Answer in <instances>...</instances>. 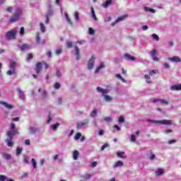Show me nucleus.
Segmentation results:
<instances>
[{
  "instance_id": "1",
  "label": "nucleus",
  "mask_w": 181,
  "mask_h": 181,
  "mask_svg": "<svg viewBox=\"0 0 181 181\" xmlns=\"http://www.w3.org/2000/svg\"><path fill=\"white\" fill-rule=\"evenodd\" d=\"M16 134H18V130L8 131L6 132V135L8 138L6 139V142L8 146H13V141H12L13 140V135H16Z\"/></svg>"
},
{
  "instance_id": "2",
  "label": "nucleus",
  "mask_w": 181,
  "mask_h": 181,
  "mask_svg": "<svg viewBox=\"0 0 181 181\" xmlns=\"http://www.w3.org/2000/svg\"><path fill=\"white\" fill-rule=\"evenodd\" d=\"M21 15H22V9L21 8L16 9L15 13L10 18L9 22H11V23L18 22V21H19V18L21 17Z\"/></svg>"
},
{
  "instance_id": "3",
  "label": "nucleus",
  "mask_w": 181,
  "mask_h": 181,
  "mask_svg": "<svg viewBox=\"0 0 181 181\" xmlns=\"http://www.w3.org/2000/svg\"><path fill=\"white\" fill-rule=\"evenodd\" d=\"M16 33L17 32L16 30L8 31L6 33V39H8V40L15 39V37H16Z\"/></svg>"
},
{
  "instance_id": "4",
  "label": "nucleus",
  "mask_w": 181,
  "mask_h": 181,
  "mask_svg": "<svg viewBox=\"0 0 181 181\" xmlns=\"http://www.w3.org/2000/svg\"><path fill=\"white\" fill-rule=\"evenodd\" d=\"M94 60H95V55H92L88 62V69L89 70L94 69Z\"/></svg>"
},
{
  "instance_id": "5",
  "label": "nucleus",
  "mask_w": 181,
  "mask_h": 181,
  "mask_svg": "<svg viewBox=\"0 0 181 181\" xmlns=\"http://www.w3.org/2000/svg\"><path fill=\"white\" fill-rule=\"evenodd\" d=\"M168 60H169L170 62H172L173 63H180V62H181L180 57H179L177 56L169 57V58H168Z\"/></svg>"
},
{
  "instance_id": "6",
  "label": "nucleus",
  "mask_w": 181,
  "mask_h": 181,
  "mask_svg": "<svg viewBox=\"0 0 181 181\" xmlns=\"http://www.w3.org/2000/svg\"><path fill=\"white\" fill-rule=\"evenodd\" d=\"M35 40H36V43H37V45H40V43L42 45H45V43H46V40H45L41 41L40 33H36Z\"/></svg>"
},
{
  "instance_id": "7",
  "label": "nucleus",
  "mask_w": 181,
  "mask_h": 181,
  "mask_svg": "<svg viewBox=\"0 0 181 181\" xmlns=\"http://www.w3.org/2000/svg\"><path fill=\"white\" fill-rule=\"evenodd\" d=\"M126 18H128V15H124L119 17L115 22L112 23V26H115L116 23H118V22H121L122 21H124Z\"/></svg>"
},
{
  "instance_id": "8",
  "label": "nucleus",
  "mask_w": 181,
  "mask_h": 181,
  "mask_svg": "<svg viewBox=\"0 0 181 181\" xmlns=\"http://www.w3.org/2000/svg\"><path fill=\"white\" fill-rule=\"evenodd\" d=\"M42 62H37L35 65V73L37 74H39L42 71Z\"/></svg>"
},
{
  "instance_id": "9",
  "label": "nucleus",
  "mask_w": 181,
  "mask_h": 181,
  "mask_svg": "<svg viewBox=\"0 0 181 181\" xmlns=\"http://www.w3.org/2000/svg\"><path fill=\"white\" fill-rule=\"evenodd\" d=\"M158 124L159 125L170 126L172 125V122L170 120L163 119V120H159Z\"/></svg>"
},
{
  "instance_id": "10",
  "label": "nucleus",
  "mask_w": 181,
  "mask_h": 181,
  "mask_svg": "<svg viewBox=\"0 0 181 181\" xmlns=\"http://www.w3.org/2000/svg\"><path fill=\"white\" fill-rule=\"evenodd\" d=\"M156 53H158V51H156V49H153L151 51V57L153 62H159V59L158 58V57H156Z\"/></svg>"
},
{
  "instance_id": "11",
  "label": "nucleus",
  "mask_w": 181,
  "mask_h": 181,
  "mask_svg": "<svg viewBox=\"0 0 181 181\" xmlns=\"http://www.w3.org/2000/svg\"><path fill=\"white\" fill-rule=\"evenodd\" d=\"M124 57L125 60H131V62H135V60H136V58H135V57H132L129 54H125L124 55Z\"/></svg>"
},
{
  "instance_id": "12",
  "label": "nucleus",
  "mask_w": 181,
  "mask_h": 181,
  "mask_svg": "<svg viewBox=\"0 0 181 181\" xmlns=\"http://www.w3.org/2000/svg\"><path fill=\"white\" fill-rule=\"evenodd\" d=\"M86 125H88V120L86 122H81L77 123V129H81L83 127H86Z\"/></svg>"
},
{
  "instance_id": "13",
  "label": "nucleus",
  "mask_w": 181,
  "mask_h": 181,
  "mask_svg": "<svg viewBox=\"0 0 181 181\" xmlns=\"http://www.w3.org/2000/svg\"><path fill=\"white\" fill-rule=\"evenodd\" d=\"M0 104H1V105H4V107H6V108H8V110H12V108H13V106L12 105H9L6 102L1 101Z\"/></svg>"
},
{
  "instance_id": "14",
  "label": "nucleus",
  "mask_w": 181,
  "mask_h": 181,
  "mask_svg": "<svg viewBox=\"0 0 181 181\" xmlns=\"http://www.w3.org/2000/svg\"><path fill=\"white\" fill-rule=\"evenodd\" d=\"M97 91L98 93H102V94H108V89H103L101 87H98L97 88Z\"/></svg>"
},
{
  "instance_id": "15",
  "label": "nucleus",
  "mask_w": 181,
  "mask_h": 181,
  "mask_svg": "<svg viewBox=\"0 0 181 181\" xmlns=\"http://www.w3.org/2000/svg\"><path fill=\"white\" fill-rule=\"evenodd\" d=\"M123 165H124V162H122V160H118L114 164L113 168H121V166H123Z\"/></svg>"
},
{
  "instance_id": "16",
  "label": "nucleus",
  "mask_w": 181,
  "mask_h": 181,
  "mask_svg": "<svg viewBox=\"0 0 181 181\" xmlns=\"http://www.w3.org/2000/svg\"><path fill=\"white\" fill-rule=\"evenodd\" d=\"M18 94L20 95V99L22 100L23 101L25 100V93L22 91L21 89H18Z\"/></svg>"
},
{
  "instance_id": "17",
  "label": "nucleus",
  "mask_w": 181,
  "mask_h": 181,
  "mask_svg": "<svg viewBox=\"0 0 181 181\" xmlns=\"http://www.w3.org/2000/svg\"><path fill=\"white\" fill-rule=\"evenodd\" d=\"M19 49L21 50V52H25V50L29 49V45H28V44H23L21 47H19Z\"/></svg>"
},
{
  "instance_id": "18",
  "label": "nucleus",
  "mask_w": 181,
  "mask_h": 181,
  "mask_svg": "<svg viewBox=\"0 0 181 181\" xmlns=\"http://www.w3.org/2000/svg\"><path fill=\"white\" fill-rule=\"evenodd\" d=\"M112 4V1L107 0L105 4H103V8H108Z\"/></svg>"
},
{
  "instance_id": "19",
  "label": "nucleus",
  "mask_w": 181,
  "mask_h": 181,
  "mask_svg": "<svg viewBox=\"0 0 181 181\" xmlns=\"http://www.w3.org/2000/svg\"><path fill=\"white\" fill-rule=\"evenodd\" d=\"M10 69H11V70H16V62L11 61L10 62V65H9Z\"/></svg>"
},
{
  "instance_id": "20",
  "label": "nucleus",
  "mask_w": 181,
  "mask_h": 181,
  "mask_svg": "<svg viewBox=\"0 0 181 181\" xmlns=\"http://www.w3.org/2000/svg\"><path fill=\"white\" fill-rule=\"evenodd\" d=\"M164 173L165 171H163V169L159 168L156 171V175H157L158 176H162Z\"/></svg>"
},
{
  "instance_id": "21",
  "label": "nucleus",
  "mask_w": 181,
  "mask_h": 181,
  "mask_svg": "<svg viewBox=\"0 0 181 181\" xmlns=\"http://www.w3.org/2000/svg\"><path fill=\"white\" fill-rule=\"evenodd\" d=\"M78 151H74L73 153V158H74V160H77V159H78Z\"/></svg>"
},
{
  "instance_id": "22",
  "label": "nucleus",
  "mask_w": 181,
  "mask_h": 181,
  "mask_svg": "<svg viewBox=\"0 0 181 181\" xmlns=\"http://www.w3.org/2000/svg\"><path fill=\"white\" fill-rule=\"evenodd\" d=\"M91 177H93L92 174H86L82 177V179H83V180H88V179H91Z\"/></svg>"
},
{
  "instance_id": "23",
  "label": "nucleus",
  "mask_w": 181,
  "mask_h": 181,
  "mask_svg": "<svg viewBox=\"0 0 181 181\" xmlns=\"http://www.w3.org/2000/svg\"><path fill=\"white\" fill-rule=\"evenodd\" d=\"M159 73V71L158 70H152L149 71V75L151 77H153V76H156V74H158Z\"/></svg>"
},
{
  "instance_id": "24",
  "label": "nucleus",
  "mask_w": 181,
  "mask_h": 181,
  "mask_svg": "<svg viewBox=\"0 0 181 181\" xmlns=\"http://www.w3.org/2000/svg\"><path fill=\"white\" fill-rule=\"evenodd\" d=\"M40 28L42 33H45V32H46V27H45V25L43 24V23H40Z\"/></svg>"
},
{
  "instance_id": "25",
  "label": "nucleus",
  "mask_w": 181,
  "mask_h": 181,
  "mask_svg": "<svg viewBox=\"0 0 181 181\" xmlns=\"http://www.w3.org/2000/svg\"><path fill=\"white\" fill-rule=\"evenodd\" d=\"M144 78H146V81L147 84H151L152 83V81H149L151 80V76L149 75H144Z\"/></svg>"
},
{
  "instance_id": "26",
  "label": "nucleus",
  "mask_w": 181,
  "mask_h": 181,
  "mask_svg": "<svg viewBox=\"0 0 181 181\" xmlns=\"http://www.w3.org/2000/svg\"><path fill=\"white\" fill-rule=\"evenodd\" d=\"M90 11L92 17L93 18V19H95V21H97V16H95V11H94V8L90 7Z\"/></svg>"
},
{
  "instance_id": "27",
  "label": "nucleus",
  "mask_w": 181,
  "mask_h": 181,
  "mask_svg": "<svg viewBox=\"0 0 181 181\" xmlns=\"http://www.w3.org/2000/svg\"><path fill=\"white\" fill-rule=\"evenodd\" d=\"M75 52L76 54V60H78L80 57V49L77 47H75Z\"/></svg>"
},
{
  "instance_id": "28",
  "label": "nucleus",
  "mask_w": 181,
  "mask_h": 181,
  "mask_svg": "<svg viewBox=\"0 0 181 181\" xmlns=\"http://www.w3.org/2000/svg\"><path fill=\"white\" fill-rule=\"evenodd\" d=\"M104 67H105V66H104V63L102 62V63L100 64V65L96 69L95 73H99V72H100V70H101V69H104Z\"/></svg>"
},
{
  "instance_id": "29",
  "label": "nucleus",
  "mask_w": 181,
  "mask_h": 181,
  "mask_svg": "<svg viewBox=\"0 0 181 181\" xmlns=\"http://www.w3.org/2000/svg\"><path fill=\"white\" fill-rule=\"evenodd\" d=\"M65 18H66V22H68L69 25H73V23H71V20L70 19V17H69V14L65 13Z\"/></svg>"
},
{
  "instance_id": "30",
  "label": "nucleus",
  "mask_w": 181,
  "mask_h": 181,
  "mask_svg": "<svg viewBox=\"0 0 181 181\" xmlns=\"http://www.w3.org/2000/svg\"><path fill=\"white\" fill-rule=\"evenodd\" d=\"M22 151H23L22 148L17 147L16 148V156H19V155H21V153H22Z\"/></svg>"
},
{
  "instance_id": "31",
  "label": "nucleus",
  "mask_w": 181,
  "mask_h": 181,
  "mask_svg": "<svg viewBox=\"0 0 181 181\" xmlns=\"http://www.w3.org/2000/svg\"><path fill=\"white\" fill-rule=\"evenodd\" d=\"M171 91H178V84L174 85L170 87Z\"/></svg>"
},
{
  "instance_id": "32",
  "label": "nucleus",
  "mask_w": 181,
  "mask_h": 181,
  "mask_svg": "<svg viewBox=\"0 0 181 181\" xmlns=\"http://www.w3.org/2000/svg\"><path fill=\"white\" fill-rule=\"evenodd\" d=\"M104 98L105 101H107V102L112 101V98L107 95H104Z\"/></svg>"
},
{
  "instance_id": "33",
  "label": "nucleus",
  "mask_w": 181,
  "mask_h": 181,
  "mask_svg": "<svg viewBox=\"0 0 181 181\" xmlns=\"http://www.w3.org/2000/svg\"><path fill=\"white\" fill-rule=\"evenodd\" d=\"M97 112H98V110H93L90 113V117H95V115H97Z\"/></svg>"
},
{
  "instance_id": "34",
  "label": "nucleus",
  "mask_w": 181,
  "mask_h": 181,
  "mask_svg": "<svg viewBox=\"0 0 181 181\" xmlns=\"http://www.w3.org/2000/svg\"><path fill=\"white\" fill-rule=\"evenodd\" d=\"M81 138V133H77L75 136H74V139L76 141H78L79 139Z\"/></svg>"
},
{
  "instance_id": "35",
  "label": "nucleus",
  "mask_w": 181,
  "mask_h": 181,
  "mask_svg": "<svg viewBox=\"0 0 181 181\" xmlns=\"http://www.w3.org/2000/svg\"><path fill=\"white\" fill-rule=\"evenodd\" d=\"M124 155H125L124 152H118V153H117V156L118 158H125V157H124Z\"/></svg>"
},
{
  "instance_id": "36",
  "label": "nucleus",
  "mask_w": 181,
  "mask_h": 181,
  "mask_svg": "<svg viewBox=\"0 0 181 181\" xmlns=\"http://www.w3.org/2000/svg\"><path fill=\"white\" fill-rule=\"evenodd\" d=\"M145 11H148V12H151V13H155L156 11L153 8H151L149 7H146Z\"/></svg>"
},
{
  "instance_id": "37",
  "label": "nucleus",
  "mask_w": 181,
  "mask_h": 181,
  "mask_svg": "<svg viewBox=\"0 0 181 181\" xmlns=\"http://www.w3.org/2000/svg\"><path fill=\"white\" fill-rule=\"evenodd\" d=\"M148 122L149 124H159V120L148 119Z\"/></svg>"
},
{
  "instance_id": "38",
  "label": "nucleus",
  "mask_w": 181,
  "mask_h": 181,
  "mask_svg": "<svg viewBox=\"0 0 181 181\" xmlns=\"http://www.w3.org/2000/svg\"><path fill=\"white\" fill-rule=\"evenodd\" d=\"M33 59V55L32 54H28L26 61L29 62V60H32Z\"/></svg>"
},
{
  "instance_id": "39",
  "label": "nucleus",
  "mask_w": 181,
  "mask_h": 181,
  "mask_svg": "<svg viewBox=\"0 0 181 181\" xmlns=\"http://www.w3.org/2000/svg\"><path fill=\"white\" fill-rule=\"evenodd\" d=\"M60 125V124L59 123H55L54 124L52 125V128L54 131H56V129H57V127H59Z\"/></svg>"
},
{
  "instance_id": "40",
  "label": "nucleus",
  "mask_w": 181,
  "mask_h": 181,
  "mask_svg": "<svg viewBox=\"0 0 181 181\" xmlns=\"http://www.w3.org/2000/svg\"><path fill=\"white\" fill-rule=\"evenodd\" d=\"M15 73H16V70L15 69H12V71L8 70L7 71L8 76H12V75L15 74Z\"/></svg>"
},
{
  "instance_id": "41",
  "label": "nucleus",
  "mask_w": 181,
  "mask_h": 181,
  "mask_svg": "<svg viewBox=\"0 0 181 181\" xmlns=\"http://www.w3.org/2000/svg\"><path fill=\"white\" fill-rule=\"evenodd\" d=\"M30 131L32 134L37 132L38 129L35 127H30Z\"/></svg>"
},
{
  "instance_id": "42",
  "label": "nucleus",
  "mask_w": 181,
  "mask_h": 181,
  "mask_svg": "<svg viewBox=\"0 0 181 181\" xmlns=\"http://www.w3.org/2000/svg\"><path fill=\"white\" fill-rule=\"evenodd\" d=\"M152 37L154 40H156V42H159V36L156 34H153Z\"/></svg>"
},
{
  "instance_id": "43",
  "label": "nucleus",
  "mask_w": 181,
  "mask_h": 181,
  "mask_svg": "<svg viewBox=\"0 0 181 181\" xmlns=\"http://www.w3.org/2000/svg\"><path fill=\"white\" fill-rule=\"evenodd\" d=\"M116 77L117 78L121 80L122 83H125V79H124V78H122V76L120 74H116Z\"/></svg>"
},
{
  "instance_id": "44",
  "label": "nucleus",
  "mask_w": 181,
  "mask_h": 181,
  "mask_svg": "<svg viewBox=\"0 0 181 181\" xmlns=\"http://www.w3.org/2000/svg\"><path fill=\"white\" fill-rule=\"evenodd\" d=\"M31 163L34 169H36V160H35V158L31 159Z\"/></svg>"
},
{
  "instance_id": "45",
  "label": "nucleus",
  "mask_w": 181,
  "mask_h": 181,
  "mask_svg": "<svg viewBox=\"0 0 181 181\" xmlns=\"http://www.w3.org/2000/svg\"><path fill=\"white\" fill-rule=\"evenodd\" d=\"M8 177L5 175H0V181H6Z\"/></svg>"
},
{
  "instance_id": "46",
  "label": "nucleus",
  "mask_w": 181,
  "mask_h": 181,
  "mask_svg": "<svg viewBox=\"0 0 181 181\" xmlns=\"http://www.w3.org/2000/svg\"><path fill=\"white\" fill-rule=\"evenodd\" d=\"M66 47H67L68 49H71V47H73V42H66Z\"/></svg>"
},
{
  "instance_id": "47",
  "label": "nucleus",
  "mask_w": 181,
  "mask_h": 181,
  "mask_svg": "<svg viewBox=\"0 0 181 181\" xmlns=\"http://www.w3.org/2000/svg\"><path fill=\"white\" fill-rule=\"evenodd\" d=\"M124 121H125V118L124 117L121 116L119 118L118 122H119V124H122V122H124Z\"/></svg>"
},
{
  "instance_id": "48",
  "label": "nucleus",
  "mask_w": 181,
  "mask_h": 181,
  "mask_svg": "<svg viewBox=\"0 0 181 181\" xmlns=\"http://www.w3.org/2000/svg\"><path fill=\"white\" fill-rule=\"evenodd\" d=\"M20 35L21 36H23V35H25V28L21 27L20 29Z\"/></svg>"
},
{
  "instance_id": "49",
  "label": "nucleus",
  "mask_w": 181,
  "mask_h": 181,
  "mask_svg": "<svg viewBox=\"0 0 181 181\" xmlns=\"http://www.w3.org/2000/svg\"><path fill=\"white\" fill-rule=\"evenodd\" d=\"M54 87L56 90H59V88H60V83H59L58 82L55 83Z\"/></svg>"
},
{
  "instance_id": "50",
  "label": "nucleus",
  "mask_w": 181,
  "mask_h": 181,
  "mask_svg": "<svg viewBox=\"0 0 181 181\" xmlns=\"http://www.w3.org/2000/svg\"><path fill=\"white\" fill-rule=\"evenodd\" d=\"M136 139V136L134 135V134H132V135L131 136L130 141H131L132 142H135Z\"/></svg>"
},
{
  "instance_id": "51",
  "label": "nucleus",
  "mask_w": 181,
  "mask_h": 181,
  "mask_svg": "<svg viewBox=\"0 0 181 181\" xmlns=\"http://www.w3.org/2000/svg\"><path fill=\"white\" fill-rule=\"evenodd\" d=\"M45 163H46V160L45 158L41 159L40 161V166H43Z\"/></svg>"
},
{
  "instance_id": "52",
  "label": "nucleus",
  "mask_w": 181,
  "mask_h": 181,
  "mask_svg": "<svg viewBox=\"0 0 181 181\" xmlns=\"http://www.w3.org/2000/svg\"><path fill=\"white\" fill-rule=\"evenodd\" d=\"M4 158L7 159V160H9L12 157L11 156V154H4Z\"/></svg>"
},
{
  "instance_id": "53",
  "label": "nucleus",
  "mask_w": 181,
  "mask_h": 181,
  "mask_svg": "<svg viewBox=\"0 0 181 181\" xmlns=\"http://www.w3.org/2000/svg\"><path fill=\"white\" fill-rule=\"evenodd\" d=\"M163 67L164 69H170V65L169 64V63H165L163 64Z\"/></svg>"
},
{
  "instance_id": "54",
  "label": "nucleus",
  "mask_w": 181,
  "mask_h": 181,
  "mask_svg": "<svg viewBox=\"0 0 181 181\" xmlns=\"http://www.w3.org/2000/svg\"><path fill=\"white\" fill-rule=\"evenodd\" d=\"M160 103H161V104H165V105H168L169 103L165 100H160Z\"/></svg>"
},
{
  "instance_id": "55",
  "label": "nucleus",
  "mask_w": 181,
  "mask_h": 181,
  "mask_svg": "<svg viewBox=\"0 0 181 181\" xmlns=\"http://www.w3.org/2000/svg\"><path fill=\"white\" fill-rule=\"evenodd\" d=\"M105 148H108V144H105L100 148V151H104V149H105Z\"/></svg>"
},
{
  "instance_id": "56",
  "label": "nucleus",
  "mask_w": 181,
  "mask_h": 181,
  "mask_svg": "<svg viewBox=\"0 0 181 181\" xmlns=\"http://www.w3.org/2000/svg\"><path fill=\"white\" fill-rule=\"evenodd\" d=\"M173 144H176L175 139H172V140L168 141V145H172Z\"/></svg>"
},
{
  "instance_id": "57",
  "label": "nucleus",
  "mask_w": 181,
  "mask_h": 181,
  "mask_svg": "<svg viewBox=\"0 0 181 181\" xmlns=\"http://www.w3.org/2000/svg\"><path fill=\"white\" fill-rule=\"evenodd\" d=\"M74 16H75L76 21H78V19H79V17H78V12L76 11V12L74 13Z\"/></svg>"
},
{
  "instance_id": "58",
  "label": "nucleus",
  "mask_w": 181,
  "mask_h": 181,
  "mask_svg": "<svg viewBox=\"0 0 181 181\" xmlns=\"http://www.w3.org/2000/svg\"><path fill=\"white\" fill-rule=\"evenodd\" d=\"M63 52L62 49H58L55 51L56 54H61V53Z\"/></svg>"
},
{
  "instance_id": "59",
  "label": "nucleus",
  "mask_w": 181,
  "mask_h": 181,
  "mask_svg": "<svg viewBox=\"0 0 181 181\" xmlns=\"http://www.w3.org/2000/svg\"><path fill=\"white\" fill-rule=\"evenodd\" d=\"M95 31L93 28H89V35H94Z\"/></svg>"
},
{
  "instance_id": "60",
  "label": "nucleus",
  "mask_w": 181,
  "mask_h": 181,
  "mask_svg": "<svg viewBox=\"0 0 181 181\" xmlns=\"http://www.w3.org/2000/svg\"><path fill=\"white\" fill-rule=\"evenodd\" d=\"M105 121H107V122H110V121H112V119L111 117H105Z\"/></svg>"
},
{
  "instance_id": "61",
  "label": "nucleus",
  "mask_w": 181,
  "mask_h": 181,
  "mask_svg": "<svg viewBox=\"0 0 181 181\" xmlns=\"http://www.w3.org/2000/svg\"><path fill=\"white\" fill-rule=\"evenodd\" d=\"M155 158H156L155 154H151L149 159H150V160H153V159H155Z\"/></svg>"
},
{
  "instance_id": "62",
  "label": "nucleus",
  "mask_w": 181,
  "mask_h": 181,
  "mask_svg": "<svg viewBox=\"0 0 181 181\" xmlns=\"http://www.w3.org/2000/svg\"><path fill=\"white\" fill-rule=\"evenodd\" d=\"M95 166H97V162H93L91 163V168H95Z\"/></svg>"
},
{
  "instance_id": "63",
  "label": "nucleus",
  "mask_w": 181,
  "mask_h": 181,
  "mask_svg": "<svg viewBox=\"0 0 181 181\" xmlns=\"http://www.w3.org/2000/svg\"><path fill=\"white\" fill-rule=\"evenodd\" d=\"M25 145H30V140H29V139H26L25 141Z\"/></svg>"
},
{
  "instance_id": "64",
  "label": "nucleus",
  "mask_w": 181,
  "mask_h": 181,
  "mask_svg": "<svg viewBox=\"0 0 181 181\" xmlns=\"http://www.w3.org/2000/svg\"><path fill=\"white\" fill-rule=\"evenodd\" d=\"M12 9H13V7H8L7 8H6V11H7V12H12Z\"/></svg>"
}]
</instances>
